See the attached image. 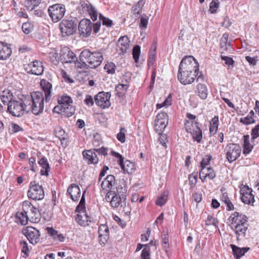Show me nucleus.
<instances>
[{"label":"nucleus","instance_id":"17","mask_svg":"<svg viewBox=\"0 0 259 259\" xmlns=\"http://www.w3.org/2000/svg\"><path fill=\"white\" fill-rule=\"evenodd\" d=\"M60 55L61 59L64 63H74L76 66V63L79 62L77 61L76 55L69 48L64 47L61 50Z\"/></svg>","mask_w":259,"mask_h":259},{"label":"nucleus","instance_id":"29","mask_svg":"<svg viewBox=\"0 0 259 259\" xmlns=\"http://www.w3.org/2000/svg\"><path fill=\"white\" fill-rule=\"evenodd\" d=\"M115 179L114 176L110 175L104 179L101 183V188L103 190L106 191L111 190L112 187L115 185Z\"/></svg>","mask_w":259,"mask_h":259},{"label":"nucleus","instance_id":"7","mask_svg":"<svg viewBox=\"0 0 259 259\" xmlns=\"http://www.w3.org/2000/svg\"><path fill=\"white\" fill-rule=\"evenodd\" d=\"M185 126L186 131L192 135L193 139L198 143H200L202 139V134L199 123L195 121L187 120L185 123Z\"/></svg>","mask_w":259,"mask_h":259},{"label":"nucleus","instance_id":"2","mask_svg":"<svg viewBox=\"0 0 259 259\" xmlns=\"http://www.w3.org/2000/svg\"><path fill=\"white\" fill-rule=\"evenodd\" d=\"M81 62L76 63V67L79 68H85L87 66L91 68H96L100 65L103 61V54L100 51L91 52L88 49L82 51L79 56Z\"/></svg>","mask_w":259,"mask_h":259},{"label":"nucleus","instance_id":"26","mask_svg":"<svg viewBox=\"0 0 259 259\" xmlns=\"http://www.w3.org/2000/svg\"><path fill=\"white\" fill-rule=\"evenodd\" d=\"M75 219L78 225L84 227L88 226V223L93 221V219L86 212H83V214L78 213Z\"/></svg>","mask_w":259,"mask_h":259},{"label":"nucleus","instance_id":"15","mask_svg":"<svg viewBox=\"0 0 259 259\" xmlns=\"http://www.w3.org/2000/svg\"><path fill=\"white\" fill-rule=\"evenodd\" d=\"M24 69L27 73L35 75H41L44 71L42 63L38 60L30 62L25 66Z\"/></svg>","mask_w":259,"mask_h":259},{"label":"nucleus","instance_id":"33","mask_svg":"<svg viewBox=\"0 0 259 259\" xmlns=\"http://www.w3.org/2000/svg\"><path fill=\"white\" fill-rule=\"evenodd\" d=\"M196 91L201 99L204 100L207 98L208 91L205 84L199 83L196 87Z\"/></svg>","mask_w":259,"mask_h":259},{"label":"nucleus","instance_id":"56","mask_svg":"<svg viewBox=\"0 0 259 259\" xmlns=\"http://www.w3.org/2000/svg\"><path fill=\"white\" fill-rule=\"evenodd\" d=\"M149 246L148 245H145V247L143 249L141 253L142 259H149L150 258V253H149Z\"/></svg>","mask_w":259,"mask_h":259},{"label":"nucleus","instance_id":"11","mask_svg":"<svg viewBox=\"0 0 259 259\" xmlns=\"http://www.w3.org/2000/svg\"><path fill=\"white\" fill-rule=\"evenodd\" d=\"M65 11L64 5L58 4L50 6L48 13L53 21L58 22L63 17Z\"/></svg>","mask_w":259,"mask_h":259},{"label":"nucleus","instance_id":"51","mask_svg":"<svg viewBox=\"0 0 259 259\" xmlns=\"http://www.w3.org/2000/svg\"><path fill=\"white\" fill-rule=\"evenodd\" d=\"M100 21H102L103 25L107 27H111L112 25V21L108 18L104 17L102 14L99 15Z\"/></svg>","mask_w":259,"mask_h":259},{"label":"nucleus","instance_id":"64","mask_svg":"<svg viewBox=\"0 0 259 259\" xmlns=\"http://www.w3.org/2000/svg\"><path fill=\"white\" fill-rule=\"evenodd\" d=\"M110 154L117 159V162H118L119 164L122 163V161L124 159L123 157L121 154L115 151H111Z\"/></svg>","mask_w":259,"mask_h":259},{"label":"nucleus","instance_id":"63","mask_svg":"<svg viewBox=\"0 0 259 259\" xmlns=\"http://www.w3.org/2000/svg\"><path fill=\"white\" fill-rule=\"evenodd\" d=\"M223 52H221V58L225 62V64L228 65H233L234 61L231 57L223 55Z\"/></svg>","mask_w":259,"mask_h":259},{"label":"nucleus","instance_id":"58","mask_svg":"<svg viewBox=\"0 0 259 259\" xmlns=\"http://www.w3.org/2000/svg\"><path fill=\"white\" fill-rule=\"evenodd\" d=\"M228 41V35L226 34H224L222 38L221 39V48L223 51L227 50V43Z\"/></svg>","mask_w":259,"mask_h":259},{"label":"nucleus","instance_id":"60","mask_svg":"<svg viewBox=\"0 0 259 259\" xmlns=\"http://www.w3.org/2000/svg\"><path fill=\"white\" fill-rule=\"evenodd\" d=\"M46 230L49 235L52 237L54 239H56L59 234L58 232L52 227H47Z\"/></svg>","mask_w":259,"mask_h":259},{"label":"nucleus","instance_id":"25","mask_svg":"<svg viewBox=\"0 0 259 259\" xmlns=\"http://www.w3.org/2000/svg\"><path fill=\"white\" fill-rule=\"evenodd\" d=\"M130 40L126 35L121 36L118 40L117 46L122 54L127 52L130 48Z\"/></svg>","mask_w":259,"mask_h":259},{"label":"nucleus","instance_id":"6","mask_svg":"<svg viewBox=\"0 0 259 259\" xmlns=\"http://www.w3.org/2000/svg\"><path fill=\"white\" fill-rule=\"evenodd\" d=\"M96 153L106 156L108 154V149L102 147L100 148H94L89 150H84L82 152V155L89 164H96L99 161Z\"/></svg>","mask_w":259,"mask_h":259},{"label":"nucleus","instance_id":"21","mask_svg":"<svg viewBox=\"0 0 259 259\" xmlns=\"http://www.w3.org/2000/svg\"><path fill=\"white\" fill-rule=\"evenodd\" d=\"M216 177V173L211 167H206L201 169L199 172V178L202 182H204L206 178L213 180Z\"/></svg>","mask_w":259,"mask_h":259},{"label":"nucleus","instance_id":"48","mask_svg":"<svg viewBox=\"0 0 259 259\" xmlns=\"http://www.w3.org/2000/svg\"><path fill=\"white\" fill-rule=\"evenodd\" d=\"M240 122L245 125H249L255 122L251 115H248L245 117H242L240 119Z\"/></svg>","mask_w":259,"mask_h":259},{"label":"nucleus","instance_id":"13","mask_svg":"<svg viewBox=\"0 0 259 259\" xmlns=\"http://www.w3.org/2000/svg\"><path fill=\"white\" fill-rule=\"evenodd\" d=\"M110 97L111 94L110 92H100L95 97V102L97 106L102 109L108 108L111 105Z\"/></svg>","mask_w":259,"mask_h":259},{"label":"nucleus","instance_id":"57","mask_svg":"<svg viewBox=\"0 0 259 259\" xmlns=\"http://www.w3.org/2000/svg\"><path fill=\"white\" fill-rule=\"evenodd\" d=\"M251 136L252 140H254L259 136V124L256 125L252 128L251 132Z\"/></svg>","mask_w":259,"mask_h":259},{"label":"nucleus","instance_id":"31","mask_svg":"<svg viewBox=\"0 0 259 259\" xmlns=\"http://www.w3.org/2000/svg\"><path fill=\"white\" fill-rule=\"evenodd\" d=\"M121 168L124 173L132 174L135 171V164L128 160L122 161L119 163Z\"/></svg>","mask_w":259,"mask_h":259},{"label":"nucleus","instance_id":"19","mask_svg":"<svg viewBox=\"0 0 259 259\" xmlns=\"http://www.w3.org/2000/svg\"><path fill=\"white\" fill-rule=\"evenodd\" d=\"M197 75V73H195L178 71V79L181 83L187 85L193 82Z\"/></svg>","mask_w":259,"mask_h":259},{"label":"nucleus","instance_id":"10","mask_svg":"<svg viewBox=\"0 0 259 259\" xmlns=\"http://www.w3.org/2000/svg\"><path fill=\"white\" fill-rule=\"evenodd\" d=\"M77 23L75 20H63L60 24V29L63 37L73 34L76 30Z\"/></svg>","mask_w":259,"mask_h":259},{"label":"nucleus","instance_id":"4","mask_svg":"<svg viewBox=\"0 0 259 259\" xmlns=\"http://www.w3.org/2000/svg\"><path fill=\"white\" fill-rule=\"evenodd\" d=\"M178 71L198 74L199 64L193 56H185L180 62Z\"/></svg>","mask_w":259,"mask_h":259},{"label":"nucleus","instance_id":"45","mask_svg":"<svg viewBox=\"0 0 259 259\" xmlns=\"http://www.w3.org/2000/svg\"><path fill=\"white\" fill-rule=\"evenodd\" d=\"M219 0H212L209 4V12L211 14L215 13L219 7Z\"/></svg>","mask_w":259,"mask_h":259},{"label":"nucleus","instance_id":"14","mask_svg":"<svg viewBox=\"0 0 259 259\" xmlns=\"http://www.w3.org/2000/svg\"><path fill=\"white\" fill-rule=\"evenodd\" d=\"M22 233L29 242L32 244H36L40 240L39 231L34 227H27L24 228Z\"/></svg>","mask_w":259,"mask_h":259},{"label":"nucleus","instance_id":"59","mask_svg":"<svg viewBox=\"0 0 259 259\" xmlns=\"http://www.w3.org/2000/svg\"><path fill=\"white\" fill-rule=\"evenodd\" d=\"M162 245L165 249L169 247L168 237L167 234L162 235Z\"/></svg>","mask_w":259,"mask_h":259},{"label":"nucleus","instance_id":"50","mask_svg":"<svg viewBox=\"0 0 259 259\" xmlns=\"http://www.w3.org/2000/svg\"><path fill=\"white\" fill-rule=\"evenodd\" d=\"M116 65L112 62L106 64L104 66V69L108 74H114L115 71Z\"/></svg>","mask_w":259,"mask_h":259},{"label":"nucleus","instance_id":"36","mask_svg":"<svg viewBox=\"0 0 259 259\" xmlns=\"http://www.w3.org/2000/svg\"><path fill=\"white\" fill-rule=\"evenodd\" d=\"M58 102L63 107L72 104L73 101L70 96L64 94L58 99Z\"/></svg>","mask_w":259,"mask_h":259},{"label":"nucleus","instance_id":"35","mask_svg":"<svg viewBox=\"0 0 259 259\" xmlns=\"http://www.w3.org/2000/svg\"><path fill=\"white\" fill-rule=\"evenodd\" d=\"M145 2L146 0H140L137 4L134 5L132 8L133 14L136 16L140 14Z\"/></svg>","mask_w":259,"mask_h":259},{"label":"nucleus","instance_id":"16","mask_svg":"<svg viewBox=\"0 0 259 259\" xmlns=\"http://www.w3.org/2000/svg\"><path fill=\"white\" fill-rule=\"evenodd\" d=\"M93 24L88 19L81 20L78 24V31L80 36L83 37H89L92 31Z\"/></svg>","mask_w":259,"mask_h":259},{"label":"nucleus","instance_id":"8","mask_svg":"<svg viewBox=\"0 0 259 259\" xmlns=\"http://www.w3.org/2000/svg\"><path fill=\"white\" fill-rule=\"evenodd\" d=\"M28 197L35 200H40L45 197V192L43 187L35 181L30 183L29 189L27 192Z\"/></svg>","mask_w":259,"mask_h":259},{"label":"nucleus","instance_id":"38","mask_svg":"<svg viewBox=\"0 0 259 259\" xmlns=\"http://www.w3.org/2000/svg\"><path fill=\"white\" fill-rule=\"evenodd\" d=\"M13 95L9 91H4L3 94L1 95V99L2 102L5 104H10V101H14L13 99Z\"/></svg>","mask_w":259,"mask_h":259},{"label":"nucleus","instance_id":"42","mask_svg":"<svg viewBox=\"0 0 259 259\" xmlns=\"http://www.w3.org/2000/svg\"><path fill=\"white\" fill-rule=\"evenodd\" d=\"M87 7V10L89 12L92 19L93 21H96L98 17V13L95 9L92 7V6L89 5L87 4H85L84 8Z\"/></svg>","mask_w":259,"mask_h":259},{"label":"nucleus","instance_id":"62","mask_svg":"<svg viewBox=\"0 0 259 259\" xmlns=\"http://www.w3.org/2000/svg\"><path fill=\"white\" fill-rule=\"evenodd\" d=\"M84 103L89 107H91L94 105V101L91 95H87L84 100Z\"/></svg>","mask_w":259,"mask_h":259},{"label":"nucleus","instance_id":"32","mask_svg":"<svg viewBox=\"0 0 259 259\" xmlns=\"http://www.w3.org/2000/svg\"><path fill=\"white\" fill-rule=\"evenodd\" d=\"M250 136L248 135L243 136V153L245 155L249 154L252 150L253 146L249 142Z\"/></svg>","mask_w":259,"mask_h":259},{"label":"nucleus","instance_id":"53","mask_svg":"<svg viewBox=\"0 0 259 259\" xmlns=\"http://www.w3.org/2000/svg\"><path fill=\"white\" fill-rule=\"evenodd\" d=\"M140 54V47L138 45L135 46L133 49V58L136 62H138Z\"/></svg>","mask_w":259,"mask_h":259},{"label":"nucleus","instance_id":"22","mask_svg":"<svg viewBox=\"0 0 259 259\" xmlns=\"http://www.w3.org/2000/svg\"><path fill=\"white\" fill-rule=\"evenodd\" d=\"M67 194L70 196L73 201H78L80 196V190L79 186L75 184H71L67 189Z\"/></svg>","mask_w":259,"mask_h":259},{"label":"nucleus","instance_id":"18","mask_svg":"<svg viewBox=\"0 0 259 259\" xmlns=\"http://www.w3.org/2000/svg\"><path fill=\"white\" fill-rule=\"evenodd\" d=\"M252 192V189L247 186H243L240 188L241 199L243 203L250 204L254 202V196Z\"/></svg>","mask_w":259,"mask_h":259},{"label":"nucleus","instance_id":"27","mask_svg":"<svg viewBox=\"0 0 259 259\" xmlns=\"http://www.w3.org/2000/svg\"><path fill=\"white\" fill-rule=\"evenodd\" d=\"M230 246L232 249L233 254L235 259H240L250 249L249 247H245L240 248L234 244H230Z\"/></svg>","mask_w":259,"mask_h":259},{"label":"nucleus","instance_id":"41","mask_svg":"<svg viewBox=\"0 0 259 259\" xmlns=\"http://www.w3.org/2000/svg\"><path fill=\"white\" fill-rule=\"evenodd\" d=\"M41 3V0H28L25 2V6L28 10L31 11L38 6Z\"/></svg>","mask_w":259,"mask_h":259},{"label":"nucleus","instance_id":"46","mask_svg":"<svg viewBox=\"0 0 259 259\" xmlns=\"http://www.w3.org/2000/svg\"><path fill=\"white\" fill-rule=\"evenodd\" d=\"M20 244L21 247L22 252L24 253L23 257L26 258L29 255V249L28 244L25 241H20Z\"/></svg>","mask_w":259,"mask_h":259},{"label":"nucleus","instance_id":"23","mask_svg":"<svg viewBox=\"0 0 259 259\" xmlns=\"http://www.w3.org/2000/svg\"><path fill=\"white\" fill-rule=\"evenodd\" d=\"M99 237L101 244H105L109 239V230L108 226L105 224H102L99 227Z\"/></svg>","mask_w":259,"mask_h":259},{"label":"nucleus","instance_id":"55","mask_svg":"<svg viewBox=\"0 0 259 259\" xmlns=\"http://www.w3.org/2000/svg\"><path fill=\"white\" fill-rule=\"evenodd\" d=\"M125 128L123 127H121L119 133L117 135V139L122 143H124L125 141Z\"/></svg>","mask_w":259,"mask_h":259},{"label":"nucleus","instance_id":"40","mask_svg":"<svg viewBox=\"0 0 259 259\" xmlns=\"http://www.w3.org/2000/svg\"><path fill=\"white\" fill-rule=\"evenodd\" d=\"M168 192L167 191L163 192L156 200V204L162 206L165 204L167 201Z\"/></svg>","mask_w":259,"mask_h":259},{"label":"nucleus","instance_id":"39","mask_svg":"<svg viewBox=\"0 0 259 259\" xmlns=\"http://www.w3.org/2000/svg\"><path fill=\"white\" fill-rule=\"evenodd\" d=\"M16 217L18 219V221H19L22 225H26L28 222V220H30L29 217H28L23 210L22 212L17 213Z\"/></svg>","mask_w":259,"mask_h":259},{"label":"nucleus","instance_id":"34","mask_svg":"<svg viewBox=\"0 0 259 259\" xmlns=\"http://www.w3.org/2000/svg\"><path fill=\"white\" fill-rule=\"evenodd\" d=\"M168 124V120H155L154 128L155 131L161 134L166 127Z\"/></svg>","mask_w":259,"mask_h":259},{"label":"nucleus","instance_id":"3","mask_svg":"<svg viewBox=\"0 0 259 259\" xmlns=\"http://www.w3.org/2000/svg\"><path fill=\"white\" fill-rule=\"evenodd\" d=\"M44 95L41 92H32L30 97L25 99L27 111H31L35 115L42 113L44 109Z\"/></svg>","mask_w":259,"mask_h":259},{"label":"nucleus","instance_id":"49","mask_svg":"<svg viewBox=\"0 0 259 259\" xmlns=\"http://www.w3.org/2000/svg\"><path fill=\"white\" fill-rule=\"evenodd\" d=\"M62 108H64L63 112H65L68 116H72L75 113V109L71 104Z\"/></svg>","mask_w":259,"mask_h":259},{"label":"nucleus","instance_id":"1","mask_svg":"<svg viewBox=\"0 0 259 259\" xmlns=\"http://www.w3.org/2000/svg\"><path fill=\"white\" fill-rule=\"evenodd\" d=\"M230 228L237 236V240L245 236L248 229V218L244 214L237 211L232 213L228 219Z\"/></svg>","mask_w":259,"mask_h":259},{"label":"nucleus","instance_id":"20","mask_svg":"<svg viewBox=\"0 0 259 259\" xmlns=\"http://www.w3.org/2000/svg\"><path fill=\"white\" fill-rule=\"evenodd\" d=\"M40 86L45 93L46 102H49L51 98L52 84L48 80L42 79L40 81Z\"/></svg>","mask_w":259,"mask_h":259},{"label":"nucleus","instance_id":"24","mask_svg":"<svg viewBox=\"0 0 259 259\" xmlns=\"http://www.w3.org/2000/svg\"><path fill=\"white\" fill-rule=\"evenodd\" d=\"M125 196L124 194L118 195L115 191V194L111 198L110 205L114 208H117L120 205L122 206L125 204Z\"/></svg>","mask_w":259,"mask_h":259},{"label":"nucleus","instance_id":"52","mask_svg":"<svg viewBox=\"0 0 259 259\" xmlns=\"http://www.w3.org/2000/svg\"><path fill=\"white\" fill-rule=\"evenodd\" d=\"M149 17L145 15H143L140 19V27L142 29H145L147 27Z\"/></svg>","mask_w":259,"mask_h":259},{"label":"nucleus","instance_id":"28","mask_svg":"<svg viewBox=\"0 0 259 259\" xmlns=\"http://www.w3.org/2000/svg\"><path fill=\"white\" fill-rule=\"evenodd\" d=\"M11 54V48L7 44L0 41V60H6Z\"/></svg>","mask_w":259,"mask_h":259},{"label":"nucleus","instance_id":"12","mask_svg":"<svg viewBox=\"0 0 259 259\" xmlns=\"http://www.w3.org/2000/svg\"><path fill=\"white\" fill-rule=\"evenodd\" d=\"M22 209L30 218L32 222H37L39 220V211L36 207L32 205L28 201L23 202Z\"/></svg>","mask_w":259,"mask_h":259},{"label":"nucleus","instance_id":"43","mask_svg":"<svg viewBox=\"0 0 259 259\" xmlns=\"http://www.w3.org/2000/svg\"><path fill=\"white\" fill-rule=\"evenodd\" d=\"M54 133L55 136L60 140L65 139V138L64 137L65 131L61 126H56L54 129Z\"/></svg>","mask_w":259,"mask_h":259},{"label":"nucleus","instance_id":"5","mask_svg":"<svg viewBox=\"0 0 259 259\" xmlns=\"http://www.w3.org/2000/svg\"><path fill=\"white\" fill-rule=\"evenodd\" d=\"M25 111L28 112L25 100L24 101L21 99L14 100L10 101V104H8V112L13 116L20 117L24 114Z\"/></svg>","mask_w":259,"mask_h":259},{"label":"nucleus","instance_id":"9","mask_svg":"<svg viewBox=\"0 0 259 259\" xmlns=\"http://www.w3.org/2000/svg\"><path fill=\"white\" fill-rule=\"evenodd\" d=\"M224 152L227 160L230 163H232L240 156L241 149L238 144L229 143L226 146Z\"/></svg>","mask_w":259,"mask_h":259},{"label":"nucleus","instance_id":"37","mask_svg":"<svg viewBox=\"0 0 259 259\" xmlns=\"http://www.w3.org/2000/svg\"><path fill=\"white\" fill-rule=\"evenodd\" d=\"M219 125V117L215 116L210 121L209 132L211 134L214 135L218 130Z\"/></svg>","mask_w":259,"mask_h":259},{"label":"nucleus","instance_id":"47","mask_svg":"<svg viewBox=\"0 0 259 259\" xmlns=\"http://www.w3.org/2000/svg\"><path fill=\"white\" fill-rule=\"evenodd\" d=\"M22 29L25 34H29L33 30V26L29 22L24 23L22 26Z\"/></svg>","mask_w":259,"mask_h":259},{"label":"nucleus","instance_id":"30","mask_svg":"<svg viewBox=\"0 0 259 259\" xmlns=\"http://www.w3.org/2000/svg\"><path fill=\"white\" fill-rule=\"evenodd\" d=\"M39 165L41 166L40 175L41 176H48L49 172L50 170V166L47 159L42 157L38 162Z\"/></svg>","mask_w":259,"mask_h":259},{"label":"nucleus","instance_id":"44","mask_svg":"<svg viewBox=\"0 0 259 259\" xmlns=\"http://www.w3.org/2000/svg\"><path fill=\"white\" fill-rule=\"evenodd\" d=\"M218 223H219L218 220L217 219L212 217L210 215H208L207 216L206 220H205V225L206 226L213 225L216 228H218V229L219 228Z\"/></svg>","mask_w":259,"mask_h":259},{"label":"nucleus","instance_id":"61","mask_svg":"<svg viewBox=\"0 0 259 259\" xmlns=\"http://www.w3.org/2000/svg\"><path fill=\"white\" fill-rule=\"evenodd\" d=\"M155 120H168V115L166 113L161 112L159 113L156 116Z\"/></svg>","mask_w":259,"mask_h":259},{"label":"nucleus","instance_id":"54","mask_svg":"<svg viewBox=\"0 0 259 259\" xmlns=\"http://www.w3.org/2000/svg\"><path fill=\"white\" fill-rule=\"evenodd\" d=\"M211 159V156L210 155H205L202 159L200 163L201 169L206 167L210 163V161Z\"/></svg>","mask_w":259,"mask_h":259}]
</instances>
